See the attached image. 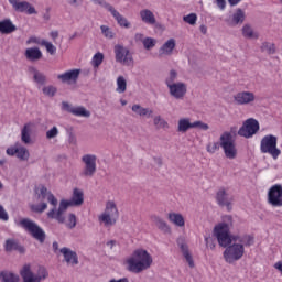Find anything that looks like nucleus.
<instances>
[{"mask_svg": "<svg viewBox=\"0 0 282 282\" xmlns=\"http://www.w3.org/2000/svg\"><path fill=\"white\" fill-rule=\"evenodd\" d=\"M85 204V193L83 189L74 188L69 200L62 199L57 208H52L47 212L48 219H55L58 224H65V213L70 206H83Z\"/></svg>", "mask_w": 282, "mask_h": 282, "instance_id": "nucleus-1", "label": "nucleus"}, {"mask_svg": "<svg viewBox=\"0 0 282 282\" xmlns=\"http://www.w3.org/2000/svg\"><path fill=\"white\" fill-rule=\"evenodd\" d=\"M129 272L134 274H140L144 270H149L153 264V257L151 253L144 249H137L132 257L127 260Z\"/></svg>", "mask_w": 282, "mask_h": 282, "instance_id": "nucleus-2", "label": "nucleus"}, {"mask_svg": "<svg viewBox=\"0 0 282 282\" xmlns=\"http://www.w3.org/2000/svg\"><path fill=\"white\" fill-rule=\"evenodd\" d=\"M230 228H232V216H225L224 220L214 227V237H216L221 248L232 245Z\"/></svg>", "mask_w": 282, "mask_h": 282, "instance_id": "nucleus-3", "label": "nucleus"}, {"mask_svg": "<svg viewBox=\"0 0 282 282\" xmlns=\"http://www.w3.org/2000/svg\"><path fill=\"white\" fill-rule=\"evenodd\" d=\"M119 217L120 212H118V206L116 205V202L108 200L106 203V208L104 213L98 216V221L99 224H104L106 228H109L111 226H116Z\"/></svg>", "mask_w": 282, "mask_h": 282, "instance_id": "nucleus-4", "label": "nucleus"}, {"mask_svg": "<svg viewBox=\"0 0 282 282\" xmlns=\"http://www.w3.org/2000/svg\"><path fill=\"white\" fill-rule=\"evenodd\" d=\"M20 276L23 282H41L45 281L50 276V273L45 267H39L36 273H34L30 264H24L20 270Z\"/></svg>", "mask_w": 282, "mask_h": 282, "instance_id": "nucleus-5", "label": "nucleus"}, {"mask_svg": "<svg viewBox=\"0 0 282 282\" xmlns=\"http://www.w3.org/2000/svg\"><path fill=\"white\" fill-rule=\"evenodd\" d=\"M20 226L24 228L25 231H28L29 235L33 237V239H35L40 243H45V239L47 237L45 235V230H43V228H41V226H39V224H36L34 220L30 218H23L22 220H20Z\"/></svg>", "mask_w": 282, "mask_h": 282, "instance_id": "nucleus-6", "label": "nucleus"}, {"mask_svg": "<svg viewBox=\"0 0 282 282\" xmlns=\"http://www.w3.org/2000/svg\"><path fill=\"white\" fill-rule=\"evenodd\" d=\"M220 147L224 151L225 158L227 160H236L237 159V144L235 143V139H232V132H224L220 138Z\"/></svg>", "mask_w": 282, "mask_h": 282, "instance_id": "nucleus-7", "label": "nucleus"}, {"mask_svg": "<svg viewBox=\"0 0 282 282\" xmlns=\"http://www.w3.org/2000/svg\"><path fill=\"white\" fill-rule=\"evenodd\" d=\"M279 139L274 134L264 135L260 141L261 153H269L273 160H278L281 155V150L276 148Z\"/></svg>", "mask_w": 282, "mask_h": 282, "instance_id": "nucleus-8", "label": "nucleus"}, {"mask_svg": "<svg viewBox=\"0 0 282 282\" xmlns=\"http://www.w3.org/2000/svg\"><path fill=\"white\" fill-rule=\"evenodd\" d=\"M243 254H246V247L237 242H234L232 245L227 247L223 252V257L226 263L229 264L236 263V261L241 260L243 258Z\"/></svg>", "mask_w": 282, "mask_h": 282, "instance_id": "nucleus-9", "label": "nucleus"}, {"mask_svg": "<svg viewBox=\"0 0 282 282\" xmlns=\"http://www.w3.org/2000/svg\"><path fill=\"white\" fill-rule=\"evenodd\" d=\"M97 160L98 156L96 154H85L82 156L84 167L79 173L80 177H94L96 175V171H98L96 165Z\"/></svg>", "mask_w": 282, "mask_h": 282, "instance_id": "nucleus-10", "label": "nucleus"}, {"mask_svg": "<svg viewBox=\"0 0 282 282\" xmlns=\"http://www.w3.org/2000/svg\"><path fill=\"white\" fill-rule=\"evenodd\" d=\"M268 204L273 208H282V185L275 184L269 188Z\"/></svg>", "mask_w": 282, "mask_h": 282, "instance_id": "nucleus-11", "label": "nucleus"}, {"mask_svg": "<svg viewBox=\"0 0 282 282\" xmlns=\"http://www.w3.org/2000/svg\"><path fill=\"white\" fill-rule=\"evenodd\" d=\"M115 58L117 63H121V65H126L127 67L133 65V55H131L129 48L122 45L115 46Z\"/></svg>", "mask_w": 282, "mask_h": 282, "instance_id": "nucleus-12", "label": "nucleus"}, {"mask_svg": "<svg viewBox=\"0 0 282 282\" xmlns=\"http://www.w3.org/2000/svg\"><path fill=\"white\" fill-rule=\"evenodd\" d=\"M259 131V121L254 118L247 119L242 127L238 130L241 138H252Z\"/></svg>", "mask_w": 282, "mask_h": 282, "instance_id": "nucleus-13", "label": "nucleus"}, {"mask_svg": "<svg viewBox=\"0 0 282 282\" xmlns=\"http://www.w3.org/2000/svg\"><path fill=\"white\" fill-rule=\"evenodd\" d=\"M169 94L174 100H184L186 94L188 93V86L184 82H177L172 86H167Z\"/></svg>", "mask_w": 282, "mask_h": 282, "instance_id": "nucleus-14", "label": "nucleus"}, {"mask_svg": "<svg viewBox=\"0 0 282 282\" xmlns=\"http://www.w3.org/2000/svg\"><path fill=\"white\" fill-rule=\"evenodd\" d=\"M216 202L218 206H226L227 210H232L235 198L228 194L226 187H220L216 193Z\"/></svg>", "mask_w": 282, "mask_h": 282, "instance_id": "nucleus-15", "label": "nucleus"}, {"mask_svg": "<svg viewBox=\"0 0 282 282\" xmlns=\"http://www.w3.org/2000/svg\"><path fill=\"white\" fill-rule=\"evenodd\" d=\"M9 3L12 4V8L15 12H21L24 14H37L36 9L34 8V6H32L30 2L28 1H17V0H9Z\"/></svg>", "mask_w": 282, "mask_h": 282, "instance_id": "nucleus-16", "label": "nucleus"}, {"mask_svg": "<svg viewBox=\"0 0 282 282\" xmlns=\"http://www.w3.org/2000/svg\"><path fill=\"white\" fill-rule=\"evenodd\" d=\"M254 100H257V97L252 91H240L234 96L236 105H252Z\"/></svg>", "mask_w": 282, "mask_h": 282, "instance_id": "nucleus-17", "label": "nucleus"}, {"mask_svg": "<svg viewBox=\"0 0 282 282\" xmlns=\"http://www.w3.org/2000/svg\"><path fill=\"white\" fill-rule=\"evenodd\" d=\"M37 197H39V199H41V202H43V199H46L48 202V204H51V206H53V208H55V213L58 212V209L56 208V206H58V198L56 196H54V194H52L47 189V187L42 186Z\"/></svg>", "mask_w": 282, "mask_h": 282, "instance_id": "nucleus-18", "label": "nucleus"}, {"mask_svg": "<svg viewBox=\"0 0 282 282\" xmlns=\"http://www.w3.org/2000/svg\"><path fill=\"white\" fill-rule=\"evenodd\" d=\"M176 243H177L178 248L181 249L183 257L186 259L189 268H195V261H193V256L188 251V245H186V241L184 240V238H178L176 240Z\"/></svg>", "mask_w": 282, "mask_h": 282, "instance_id": "nucleus-19", "label": "nucleus"}, {"mask_svg": "<svg viewBox=\"0 0 282 282\" xmlns=\"http://www.w3.org/2000/svg\"><path fill=\"white\" fill-rule=\"evenodd\" d=\"M78 76H80V69H70L64 74L57 75V78L62 83H76L78 80Z\"/></svg>", "mask_w": 282, "mask_h": 282, "instance_id": "nucleus-20", "label": "nucleus"}, {"mask_svg": "<svg viewBox=\"0 0 282 282\" xmlns=\"http://www.w3.org/2000/svg\"><path fill=\"white\" fill-rule=\"evenodd\" d=\"M61 254H63L64 260L66 263H70L72 265H78V253L76 251H73L72 249L67 247H63L59 250Z\"/></svg>", "mask_w": 282, "mask_h": 282, "instance_id": "nucleus-21", "label": "nucleus"}, {"mask_svg": "<svg viewBox=\"0 0 282 282\" xmlns=\"http://www.w3.org/2000/svg\"><path fill=\"white\" fill-rule=\"evenodd\" d=\"M151 221L161 230V232H164L165 235H171V226L164 218L158 216V215H152L150 217Z\"/></svg>", "mask_w": 282, "mask_h": 282, "instance_id": "nucleus-22", "label": "nucleus"}, {"mask_svg": "<svg viewBox=\"0 0 282 282\" xmlns=\"http://www.w3.org/2000/svg\"><path fill=\"white\" fill-rule=\"evenodd\" d=\"M240 243L241 246H245L250 248V246L254 245V238L250 235H232L231 236V242Z\"/></svg>", "mask_w": 282, "mask_h": 282, "instance_id": "nucleus-23", "label": "nucleus"}, {"mask_svg": "<svg viewBox=\"0 0 282 282\" xmlns=\"http://www.w3.org/2000/svg\"><path fill=\"white\" fill-rule=\"evenodd\" d=\"M176 45L175 39L167 40L159 50L160 56H172Z\"/></svg>", "mask_w": 282, "mask_h": 282, "instance_id": "nucleus-24", "label": "nucleus"}, {"mask_svg": "<svg viewBox=\"0 0 282 282\" xmlns=\"http://www.w3.org/2000/svg\"><path fill=\"white\" fill-rule=\"evenodd\" d=\"M140 19L143 23L147 25H155L158 23V20L155 19V14L151 9H143L139 12Z\"/></svg>", "mask_w": 282, "mask_h": 282, "instance_id": "nucleus-25", "label": "nucleus"}, {"mask_svg": "<svg viewBox=\"0 0 282 282\" xmlns=\"http://www.w3.org/2000/svg\"><path fill=\"white\" fill-rule=\"evenodd\" d=\"M6 252H12L17 250L20 254H25V247L19 245V241L14 239H7L4 243Z\"/></svg>", "mask_w": 282, "mask_h": 282, "instance_id": "nucleus-26", "label": "nucleus"}, {"mask_svg": "<svg viewBox=\"0 0 282 282\" xmlns=\"http://www.w3.org/2000/svg\"><path fill=\"white\" fill-rule=\"evenodd\" d=\"M246 21V12L242 9H237L231 15V20H227L228 25H241Z\"/></svg>", "mask_w": 282, "mask_h": 282, "instance_id": "nucleus-27", "label": "nucleus"}, {"mask_svg": "<svg viewBox=\"0 0 282 282\" xmlns=\"http://www.w3.org/2000/svg\"><path fill=\"white\" fill-rule=\"evenodd\" d=\"M133 113L137 116H140V118H153V109L151 108H144L140 106V104H134L131 107Z\"/></svg>", "mask_w": 282, "mask_h": 282, "instance_id": "nucleus-28", "label": "nucleus"}, {"mask_svg": "<svg viewBox=\"0 0 282 282\" xmlns=\"http://www.w3.org/2000/svg\"><path fill=\"white\" fill-rule=\"evenodd\" d=\"M109 12L113 17V19L117 21L118 25H120V28H126V29L131 28V22H129L127 18L120 14V12L116 10V8L112 7Z\"/></svg>", "mask_w": 282, "mask_h": 282, "instance_id": "nucleus-29", "label": "nucleus"}, {"mask_svg": "<svg viewBox=\"0 0 282 282\" xmlns=\"http://www.w3.org/2000/svg\"><path fill=\"white\" fill-rule=\"evenodd\" d=\"M167 219L174 226L178 228H184L186 226V221L184 220V216L180 213L171 212L167 214Z\"/></svg>", "mask_w": 282, "mask_h": 282, "instance_id": "nucleus-30", "label": "nucleus"}, {"mask_svg": "<svg viewBox=\"0 0 282 282\" xmlns=\"http://www.w3.org/2000/svg\"><path fill=\"white\" fill-rule=\"evenodd\" d=\"M17 32V25L12 23V20L4 19L0 21V34H12Z\"/></svg>", "mask_w": 282, "mask_h": 282, "instance_id": "nucleus-31", "label": "nucleus"}, {"mask_svg": "<svg viewBox=\"0 0 282 282\" xmlns=\"http://www.w3.org/2000/svg\"><path fill=\"white\" fill-rule=\"evenodd\" d=\"M29 72L33 75V80L36 85H45L47 83V76L35 67H30Z\"/></svg>", "mask_w": 282, "mask_h": 282, "instance_id": "nucleus-32", "label": "nucleus"}, {"mask_svg": "<svg viewBox=\"0 0 282 282\" xmlns=\"http://www.w3.org/2000/svg\"><path fill=\"white\" fill-rule=\"evenodd\" d=\"M21 141L23 144H30L32 142V123H26L21 130Z\"/></svg>", "mask_w": 282, "mask_h": 282, "instance_id": "nucleus-33", "label": "nucleus"}, {"mask_svg": "<svg viewBox=\"0 0 282 282\" xmlns=\"http://www.w3.org/2000/svg\"><path fill=\"white\" fill-rule=\"evenodd\" d=\"M25 56L28 61H41L43 58V53L39 47L26 48Z\"/></svg>", "mask_w": 282, "mask_h": 282, "instance_id": "nucleus-34", "label": "nucleus"}, {"mask_svg": "<svg viewBox=\"0 0 282 282\" xmlns=\"http://www.w3.org/2000/svg\"><path fill=\"white\" fill-rule=\"evenodd\" d=\"M21 278L19 274H15L11 271H1L0 272V282H19Z\"/></svg>", "mask_w": 282, "mask_h": 282, "instance_id": "nucleus-35", "label": "nucleus"}, {"mask_svg": "<svg viewBox=\"0 0 282 282\" xmlns=\"http://www.w3.org/2000/svg\"><path fill=\"white\" fill-rule=\"evenodd\" d=\"M188 129H194L193 122L191 123V119L188 118L180 119L178 128H177L178 133H186Z\"/></svg>", "mask_w": 282, "mask_h": 282, "instance_id": "nucleus-36", "label": "nucleus"}, {"mask_svg": "<svg viewBox=\"0 0 282 282\" xmlns=\"http://www.w3.org/2000/svg\"><path fill=\"white\" fill-rule=\"evenodd\" d=\"M72 115L77 116L78 118H90L91 111L87 110V108H85L83 106H78V107L73 108Z\"/></svg>", "mask_w": 282, "mask_h": 282, "instance_id": "nucleus-37", "label": "nucleus"}, {"mask_svg": "<svg viewBox=\"0 0 282 282\" xmlns=\"http://www.w3.org/2000/svg\"><path fill=\"white\" fill-rule=\"evenodd\" d=\"M15 155L17 159L21 160L22 162L30 160V152L28 151V148L22 147L21 144L18 145V151Z\"/></svg>", "mask_w": 282, "mask_h": 282, "instance_id": "nucleus-38", "label": "nucleus"}, {"mask_svg": "<svg viewBox=\"0 0 282 282\" xmlns=\"http://www.w3.org/2000/svg\"><path fill=\"white\" fill-rule=\"evenodd\" d=\"M242 36H245V39H259V33H254L250 24H245L242 28Z\"/></svg>", "mask_w": 282, "mask_h": 282, "instance_id": "nucleus-39", "label": "nucleus"}, {"mask_svg": "<svg viewBox=\"0 0 282 282\" xmlns=\"http://www.w3.org/2000/svg\"><path fill=\"white\" fill-rule=\"evenodd\" d=\"M64 224L66 228H68L69 230H74V228H76V224H78V218H76V214H68L66 221L64 220Z\"/></svg>", "mask_w": 282, "mask_h": 282, "instance_id": "nucleus-40", "label": "nucleus"}, {"mask_svg": "<svg viewBox=\"0 0 282 282\" xmlns=\"http://www.w3.org/2000/svg\"><path fill=\"white\" fill-rule=\"evenodd\" d=\"M177 76H178L177 70L171 69L169 75H167V78H165L166 87L177 85Z\"/></svg>", "mask_w": 282, "mask_h": 282, "instance_id": "nucleus-41", "label": "nucleus"}, {"mask_svg": "<svg viewBox=\"0 0 282 282\" xmlns=\"http://www.w3.org/2000/svg\"><path fill=\"white\" fill-rule=\"evenodd\" d=\"M153 124L156 129H169V122L158 115L153 118Z\"/></svg>", "mask_w": 282, "mask_h": 282, "instance_id": "nucleus-42", "label": "nucleus"}, {"mask_svg": "<svg viewBox=\"0 0 282 282\" xmlns=\"http://www.w3.org/2000/svg\"><path fill=\"white\" fill-rule=\"evenodd\" d=\"M124 91H127V79L124 78V76H119L117 78L116 93L117 94H124Z\"/></svg>", "mask_w": 282, "mask_h": 282, "instance_id": "nucleus-43", "label": "nucleus"}, {"mask_svg": "<svg viewBox=\"0 0 282 282\" xmlns=\"http://www.w3.org/2000/svg\"><path fill=\"white\" fill-rule=\"evenodd\" d=\"M56 91L58 90L53 85L45 86L42 88V93L44 94V96H47L48 98H54V96H56Z\"/></svg>", "mask_w": 282, "mask_h": 282, "instance_id": "nucleus-44", "label": "nucleus"}, {"mask_svg": "<svg viewBox=\"0 0 282 282\" xmlns=\"http://www.w3.org/2000/svg\"><path fill=\"white\" fill-rule=\"evenodd\" d=\"M261 52H265L267 54H274L276 52V47L272 43L263 42L261 45Z\"/></svg>", "mask_w": 282, "mask_h": 282, "instance_id": "nucleus-45", "label": "nucleus"}, {"mask_svg": "<svg viewBox=\"0 0 282 282\" xmlns=\"http://www.w3.org/2000/svg\"><path fill=\"white\" fill-rule=\"evenodd\" d=\"M102 61H105V55L102 53H96L93 57V66L100 67V65H102Z\"/></svg>", "mask_w": 282, "mask_h": 282, "instance_id": "nucleus-46", "label": "nucleus"}, {"mask_svg": "<svg viewBox=\"0 0 282 282\" xmlns=\"http://www.w3.org/2000/svg\"><path fill=\"white\" fill-rule=\"evenodd\" d=\"M183 21L185 23H188L189 25H195L197 23V14L196 13H189L187 15H184Z\"/></svg>", "mask_w": 282, "mask_h": 282, "instance_id": "nucleus-47", "label": "nucleus"}, {"mask_svg": "<svg viewBox=\"0 0 282 282\" xmlns=\"http://www.w3.org/2000/svg\"><path fill=\"white\" fill-rule=\"evenodd\" d=\"M101 30V34H104V36L106 39H113V36H116V34L113 33V31H111V28L107 26V25H101L100 26Z\"/></svg>", "mask_w": 282, "mask_h": 282, "instance_id": "nucleus-48", "label": "nucleus"}, {"mask_svg": "<svg viewBox=\"0 0 282 282\" xmlns=\"http://www.w3.org/2000/svg\"><path fill=\"white\" fill-rule=\"evenodd\" d=\"M219 147H221V141L220 142H214V143H208L206 147L207 153H217L219 151Z\"/></svg>", "mask_w": 282, "mask_h": 282, "instance_id": "nucleus-49", "label": "nucleus"}, {"mask_svg": "<svg viewBox=\"0 0 282 282\" xmlns=\"http://www.w3.org/2000/svg\"><path fill=\"white\" fill-rule=\"evenodd\" d=\"M42 45L46 47V52L51 54V56H54V54H56V46H54L52 42L42 41Z\"/></svg>", "mask_w": 282, "mask_h": 282, "instance_id": "nucleus-50", "label": "nucleus"}, {"mask_svg": "<svg viewBox=\"0 0 282 282\" xmlns=\"http://www.w3.org/2000/svg\"><path fill=\"white\" fill-rule=\"evenodd\" d=\"M31 210H33V213H45V210H47V203L31 205Z\"/></svg>", "mask_w": 282, "mask_h": 282, "instance_id": "nucleus-51", "label": "nucleus"}, {"mask_svg": "<svg viewBox=\"0 0 282 282\" xmlns=\"http://www.w3.org/2000/svg\"><path fill=\"white\" fill-rule=\"evenodd\" d=\"M93 3H95V6H100L101 8H105V10H108V12L111 11V9L113 8V6L109 4V2L105 1V0H91Z\"/></svg>", "mask_w": 282, "mask_h": 282, "instance_id": "nucleus-52", "label": "nucleus"}, {"mask_svg": "<svg viewBox=\"0 0 282 282\" xmlns=\"http://www.w3.org/2000/svg\"><path fill=\"white\" fill-rule=\"evenodd\" d=\"M57 135L58 128L56 126L46 131V140H53V138H56Z\"/></svg>", "mask_w": 282, "mask_h": 282, "instance_id": "nucleus-53", "label": "nucleus"}, {"mask_svg": "<svg viewBox=\"0 0 282 282\" xmlns=\"http://www.w3.org/2000/svg\"><path fill=\"white\" fill-rule=\"evenodd\" d=\"M143 47L152 50V47H155V40L153 37H145L143 40Z\"/></svg>", "mask_w": 282, "mask_h": 282, "instance_id": "nucleus-54", "label": "nucleus"}, {"mask_svg": "<svg viewBox=\"0 0 282 282\" xmlns=\"http://www.w3.org/2000/svg\"><path fill=\"white\" fill-rule=\"evenodd\" d=\"M193 127H194V129H200L202 131H208V129H210L208 123H205L202 121H194Z\"/></svg>", "mask_w": 282, "mask_h": 282, "instance_id": "nucleus-55", "label": "nucleus"}, {"mask_svg": "<svg viewBox=\"0 0 282 282\" xmlns=\"http://www.w3.org/2000/svg\"><path fill=\"white\" fill-rule=\"evenodd\" d=\"M10 215H8V212L3 207V205H0V221H9Z\"/></svg>", "mask_w": 282, "mask_h": 282, "instance_id": "nucleus-56", "label": "nucleus"}, {"mask_svg": "<svg viewBox=\"0 0 282 282\" xmlns=\"http://www.w3.org/2000/svg\"><path fill=\"white\" fill-rule=\"evenodd\" d=\"M20 143H15L13 147H10L7 149V155H10L11 158L17 155V152L19 151Z\"/></svg>", "mask_w": 282, "mask_h": 282, "instance_id": "nucleus-57", "label": "nucleus"}, {"mask_svg": "<svg viewBox=\"0 0 282 282\" xmlns=\"http://www.w3.org/2000/svg\"><path fill=\"white\" fill-rule=\"evenodd\" d=\"M68 144H70V147H76V144H78V139H76L74 132L68 133Z\"/></svg>", "mask_w": 282, "mask_h": 282, "instance_id": "nucleus-58", "label": "nucleus"}, {"mask_svg": "<svg viewBox=\"0 0 282 282\" xmlns=\"http://www.w3.org/2000/svg\"><path fill=\"white\" fill-rule=\"evenodd\" d=\"M205 242L207 248H209L210 250H215V239H213V237H205Z\"/></svg>", "mask_w": 282, "mask_h": 282, "instance_id": "nucleus-59", "label": "nucleus"}, {"mask_svg": "<svg viewBox=\"0 0 282 282\" xmlns=\"http://www.w3.org/2000/svg\"><path fill=\"white\" fill-rule=\"evenodd\" d=\"M75 107H72V105H69V102L67 101H62V109L63 111H67L68 113H72V111H74Z\"/></svg>", "mask_w": 282, "mask_h": 282, "instance_id": "nucleus-60", "label": "nucleus"}, {"mask_svg": "<svg viewBox=\"0 0 282 282\" xmlns=\"http://www.w3.org/2000/svg\"><path fill=\"white\" fill-rule=\"evenodd\" d=\"M144 34H142V33H135V35H134V41H135V43H144Z\"/></svg>", "mask_w": 282, "mask_h": 282, "instance_id": "nucleus-61", "label": "nucleus"}, {"mask_svg": "<svg viewBox=\"0 0 282 282\" xmlns=\"http://www.w3.org/2000/svg\"><path fill=\"white\" fill-rule=\"evenodd\" d=\"M216 6L219 10H226V0H216Z\"/></svg>", "mask_w": 282, "mask_h": 282, "instance_id": "nucleus-62", "label": "nucleus"}, {"mask_svg": "<svg viewBox=\"0 0 282 282\" xmlns=\"http://www.w3.org/2000/svg\"><path fill=\"white\" fill-rule=\"evenodd\" d=\"M51 39H53V41H56L58 39V31H52L50 33Z\"/></svg>", "mask_w": 282, "mask_h": 282, "instance_id": "nucleus-63", "label": "nucleus"}, {"mask_svg": "<svg viewBox=\"0 0 282 282\" xmlns=\"http://www.w3.org/2000/svg\"><path fill=\"white\" fill-rule=\"evenodd\" d=\"M109 282H129V278H121L119 280L111 279Z\"/></svg>", "mask_w": 282, "mask_h": 282, "instance_id": "nucleus-64", "label": "nucleus"}]
</instances>
